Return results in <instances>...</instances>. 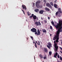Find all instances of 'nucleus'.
<instances>
[{"label": "nucleus", "mask_w": 62, "mask_h": 62, "mask_svg": "<svg viewBox=\"0 0 62 62\" xmlns=\"http://www.w3.org/2000/svg\"><path fill=\"white\" fill-rule=\"evenodd\" d=\"M35 32V34H36V35H38V34H37L38 33H37V31L36 32Z\"/></svg>", "instance_id": "obj_32"}, {"label": "nucleus", "mask_w": 62, "mask_h": 62, "mask_svg": "<svg viewBox=\"0 0 62 62\" xmlns=\"http://www.w3.org/2000/svg\"><path fill=\"white\" fill-rule=\"evenodd\" d=\"M49 55H51L52 54V52L51 51L49 52Z\"/></svg>", "instance_id": "obj_25"}, {"label": "nucleus", "mask_w": 62, "mask_h": 62, "mask_svg": "<svg viewBox=\"0 0 62 62\" xmlns=\"http://www.w3.org/2000/svg\"><path fill=\"white\" fill-rule=\"evenodd\" d=\"M59 12L58 11H57L55 13V15L56 16H57L58 17H60V15H59Z\"/></svg>", "instance_id": "obj_4"}, {"label": "nucleus", "mask_w": 62, "mask_h": 62, "mask_svg": "<svg viewBox=\"0 0 62 62\" xmlns=\"http://www.w3.org/2000/svg\"><path fill=\"white\" fill-rule=\"evenodd\" d=\"M27 13L28 15V16H30V13H29V12L28 11L27 12Z\"/></svg>", "instance_id": "obj_26"}, {"label": "nucleus", "mask_w": 62, "mask_h": 62, "mask_svg": "<svg viewBox=\"0 0 62 62\" xmlns=\"http://www.w3.org/2000/svg\"><path fill=\"white\" fill-rule=\"evenodd\" d=\"M41 19H42V20H43V19L42 18H41Z\"/></svg>", "instance_id": "obj_51"}, {"label": "nucleus", "mask_w": 62, "mask_h": 62, "mask_svg": "<svg viewBox=\"0 0 62 62\" xmlns=\"http://www.w3.org/2000/svg\"><path fill=\"white\" fill-rule=\"evenodd\" d=\"M60 53H61L62 54V51H60Z\"/></svg>", "instance_id": "obj_46"}, {"label": "nucleus", "mask_w": 62, "mask_h": 62, "mask_svg": "<svg viewBox=\"0 0 62 62\" xmlns=\"http://www.w3.org/2000/svg\"><path fill=\"white\" fill-rule=\"evenodd\" d=\"M60 60H61L62 61V57H60Z\"/></svg>", "instance_id": "obj_34"}, {"label": "nucleus", "mask_w": 62, "mask_h": 62, "mask_svg": "<svg viewBox=\"0 0 62 62\" xmlns=\"http://www.w3.org/2000/svg\"><path fill=\"white\" fill-rule=\"evenodd\" d=\"M60 21H61L60 20V21H59L60 22Z\"/></svg>", "instance_id": "obj_58"}, {"label": "nucleus", "mask_w": 62, "mask_h": 62, "mask_svg": "<svg viewBox=\"0 0 62 62\" xmlns=\"http://www.w3.org/2000/svg\"><path fill=\"white\" fill-rule=\"evenodd\" d=\"M50 28L51 29H53V28H52V26H50Z\"/></svg>", "instance_id": "obj_31"}, {"label": "nucleus", "mask_w": 62, "mask_h": 62, "mask_svg": "<svg viewBox=\"0 0 62 62\" xmlns=\"http://www.w3.org/2000/svg\"><path fill=\"white\" fill-rule=\"evenodd\" d=\"M22 7H23V9H24V5H22Z\"/></svg>", "instance_id": "obj_30"}, {"label": "nucleus", "mask_w": 62, "mask_h": 62, "mask_svg": "<svg viewBox=\"0 0 62 62\" xmlns=\"http://www.w3.org/2000/svg\"><path fill=\"white\" fill-rule=\"evenodd\" d=\"M31 31H32V32H36L37 31V29L34 28H33L31 29Z\"/></svg>", "instance_id": "obj_3"}, {"label": "nucleus", "mask_w": 62, "mask_h": 62, "mask_svg": "<svg viewBox=\"0 0 62 62\" xmlns=\"http://www.w3.org/2000/svg\"><path fill=\"white\" fill-rule=\"evenodd\" d=\"M35 24L36 25L39 26V22H36L35 23Z\"/></svg>", "instance_id": "obj_14"}, {"label": "nucleus", "mask_w": 62, "mask_h": 62, "mask_svg": "<svg viewBox=\"0 0 62 62\" xmlns=\"http://www.w3.org/2000/svg\"><path fill=\"white\" fill-rule=\"evenodd\" d=\"M60 49H61V50H62V48L61 47H60Z\"/></svg>", "instance_id": "obj_43"}, {"label": "nucleus", "mask_w": 62, "mask_h": 62, "mask_svg": "<svg viewBox=\"0 0 62 62\" xmlns=\"http://www.w3.org/2000/svg\"><path fill=\"white\" fill-rule=\"evenodd\" d=\"M24 9L25 10H26V9H27V8H26V6H25V5H24Z\"/></svg>", "instance_id": "obj_24"}, {"label": "nucleus", "mask_w": 62, "mask_h": 62, "mask_svg": "<svg viewBox=\"0 0 62 62\" xmlns=\"http://www.w3.org/2000/svg\"><path fill=\"white\" fill-rule=\"evenodd\" d=\"M34 58H35V56H34Z\"/></svg>", "instance_id": "obj_59"}, {"label": "nucleus", "mask_w": 62, "mask_h": 62, "mask_svg": "<svg viewBox=\"0 0 62 62\" xmlns=\"http://www.w3.org/2000/svg\"><path fill=\"white\" fill-rule=\"evenodd\" d=\"M36 43L37 44H38V42H37V41H36Z\"/></svg>", "instance_id": "obj_44"}, {"label": "nucleus", "mask_w": 62, "mask_h": 62, "mask_svg": "<svg viewBox=\"0 0 62 62\" xmlns=\"http://www.w3.org/2000/svg\"><path fill=\"white\" fill-rule=\"evenodd\" d=\"M54 6L55 8H57V5L56 4H54Z\"/></svg>", "instance_id": "obj_19"}, {"label": "nucleus", "mask_w": 62, "mask_h": 62, "mask_svg": "<svg viewBox=\"0 0 62 62\" xmlns=\"http://www.w3.org/2000/svg\"><path fill=\"white\" fill-rule=\"evenodd\" d=\"M45 57H43V58L44 59H47V57H46V56L45 55Z\"/></svg>", "instance_id": "obj_23"}, {"label": "nucleus", "mask_w": 62, "mask_h": 62, "mask_svg": "<svg viewBox=\"0 0 62 62\" xmlns=\"http://www.w3.org/2000/svg\"><path fill=\"white\" fill-rule=\"evenodd\" d=\"M44 5H45V3H44Z\"/></svg>", "instance_id": "obj_55"}, {"label": "nucleus", "mask_w": 62, "mask_h": 62, "mask_svg": "<svg viewBox=\"0 0 62 62\" xmlns=\"http://www.w3.org/2000/svg\"><path fill=\"white\" fill-rule=\"evenodd\" d=\"M34 43H35V45L36 44V42H34Z\"/></svg>", "instance_id": "obj_48"}, {"label": "nucleus", "mask_w": 62, "mask_h": 62, "mask_svg": "<svg viewBox=\"0 0 62 62\" xmlns=\"http://www.w3.org/2000/svg\"><path fill=\"white\" fill-rule=\"evenodd\" d=\"M42 31H43V33H47V31H46V30L45 29H42Z\"/></svg>", "instance_id": "obj_9"}, {"label": "nucleus", "mask_w": 62, "mask_h": 62, "mask_svg": "<svg viewBox=\"0 0 62 62\" xmlns=\"http://www.w3.org/2000/svg\"><path fill=\"white\" fill-rule=\"evenodd\" d=\"M45 10H47V11H50V9L48 8H45Z\"/></svg>", "instance_id": "obj_16"}, {"label": "nucleus", "mask_w": 62, "mask_h": 62, "mask_svg": "<svg viewBox=\"0 0 62 62\" xmlns=\"http://www.w3.org/2000/svg\"><path fill=\"white\" fill-rule=\"evenodd\" d=\"M52 34H51L50 35V36H52Z\"/></svg>", "instance_id": "obj_49"}, {"label": "nucleus", "mask_w": 62, "mask_h": 62, "mask_svg": "<svg viewBox=\"0 0 62 62\" xmlns=\"http://www.w3.org/2000/svg\"><path fill=\"white\" fill-rule=\"evenodd\" d=\"M38 44H39V45H40V42L39 41H38Z\"/></svg>", "instance_id": "obj_35"}, {"label": "nucleus", "mask_w": 62, "mask_h": 62, "mask_svg": "<svg viewBox=\"0 0 62 62\" xmlns=\"http://www.w3.org/2000/svg\"><path fill=\"white\" fill-rule=\"evenodd\" d=\"M57 57H58V58H60L59 55H58Z\"/></svg>", "instance_id": "obj_40"}, {"label": "nucleus", "mask_w": 62, "mask_h": 62, "mask_svg": "<svg viewBox=\"0 0 62 62\" xmlns=\"http://www.w3.org/2000/svg\"><path fill=\"white\" fill-rule=\"evenodd\" d=\"M48 20H50V17H48Z\"/></svg>", "instance_id": "obj_42"}, {"label": "nucleus", "mask_w": 62, "mask_h": 62, "mask_svg": "<svg viewBox=\"0 0 62 62\" xmlns=\"http://www.w3.org/2000/svg\"><path fill=\"white\" fill-rule=\"evenodd\" d=\"M53 25L54 26H55H55H56V25H54V24H53Z\"/></svg>", "instance_id": "obj_41"}, {"label": "nucleus", "mask_w": 62, "mask_h": 62, "mask_svg": "<svg viewBox=\"0 0 62 62\" xmlns=\"http://www.w3.org/2000/svg\"><path fill=\"white\" fill-rule=\"evenodd\" d=\"M33 18L34 20H36L37 19V16L35 15H33Z\"/></svg>", "instance_id": "obj_12"}, {"label": "nucleus", "mask_w": 62, "mask_h": 62, "mask_svg": "<svg viewBox=\"0 0 62 62\" xmlns=\"http://www.w3.org/2000/svg\"><path fill=\"white\" fill-rule=\"evenodd\" d=\"M35 5L38 8H40V6H39V4L36 3Z\"/></svg>", "instance_id": "obj_8"}, {"label": "nucleus", "mask_w": 62, "mask_h": 62, "mask_svg": "<svg viewBox=\"0 0 62 62\" xmlns=\"http://www.w3.org/2000/svg\"><path fill=\"white\" fill-rule=\"evenodd\" d=\"M40 31H41V30H40Z\"/></svg>", "instance_id": "obj_54"}, {"label": "nucleus", "mask_w": 62, "mask_h": 62, "mask_svg": "<svg viewBox=\"0 0 62 62\" xmlns=\"http://www.w3.org/2000/svg\"><path fill=\"white\" fill-rule=\"evenodd\" d=\"M44 22H45V23H47V21H46V20H44Z\"/></svg>", "instance_id": "obj_33"}, {"label": "nucleus", "mask_w": 62, "mask_h": 62, "mask_svg": "<svg viewBox=\"0 0 62 62\" xmlns=\"http://www.w3.org/2000/svg\"><path fill=\"white\" fill-rule=\"evenodd\" d=\"M44 3H46V2H47L46 1V0H44Z\"/></svg>", "instance_id": "obj_37"}, {"label": "nucleus", "mask_w": 62, "mask_h": 62, "mask_svg": "<svg viewBox=\"0 0 62 62\" xmlns=\"http://www.w3.org/2000/svg\"><path fill=\"white\" fill-rule=\"evenodd\" d=\"M39 56L41 58H43V56L41 54L39 55Z\"/></svg>", "instance_id": "obj_20"}, {"label": "nucleus", "mask_w": 62, "mask_h": 62, "mask_svg": "<svg viewBox=\"0 0 62 62\" xmlns=\"http://www.w3.org/2000/svg\"><path fill=\"white\" fill-rule=\"evenodd\" d=\"M61 24V25H62V23H61V24Z\"/></svg>", "instance_id": "obj_53"}, {"label": "nucleus", "mask_w": 62, "mask_h": 62, "mask_svg": "<svg viewBox=\"0 0 62 62\" xmlns=\"http://www.w3.org/2000/svg\"><path fill=\"white\" fill-rule=\"evenodd\" d=\"M37 35L38 36H39V35H40V31L39 30H38L37 31Z\"/></svg>", "instance_id": "obj_6"}, {"label": "nucleus", "mask_w": 62, "mask_h": 62, "mask_svg": "<svg viewBox=\"0 0 62 62\" xmlns=\"http://www.w3.org/2000/svg\"><path fill=\"white\" fill-rule=\"evenodd\" d=\"M33 5L34 6H35V3H33Z\"/></svg>", "instance_id": "obj_52"}, {"label": "nucleus", "mask_w": 62, "mask_h": 62, "mask_svg": "<svg viewBox=\"0 0 62 62\" xmlns=\"http://www.w3.org/2000/svg\"><path fill=\"white\" fill-rule=\"evenodd\" d=\"M33 43L34 44V42H33Z\"/></svg>", "instance_id": "obj_57"}, {"label": "nucleus", "mask_w": 62, "mask_h": 62, "mask_svg": "<svg viewBox=\"0 0 62 62\" xmlns=\"http://www.w3.org/2000/svg\"><path fill=\"white\" fill-rule=\"evenodd\" d=\"M38 24H39V26H40V25H41V23L39 22H38Z\"/></svg>", "instance_id": "obj_21"}, {"label": "nucleus", "mask_w": 62, "mask_h": 62, "mask_svg": "<svg viewBox=\"0 0 62 62\" xmlns=\"http://www.w3.org/2000/svg\"><path fill=\"white\" fill-rule=\"evenodd\" d=\"M24 14H25V13H24V12H23Z\"/></svg>", "instance_id": "obj_45"}, {"label": "nucleus", "mask_w": 62, "mask_h": 62, "mask_svg": "<svg viewBox=\"0 0 62 62\" xmlns=\"http://www.w3.org/2000/svg\"><path fill=\"white\" fill-rule=\"evenodd\" d=\"M34 16V14H31V16H30L29 17V18H32V17H33V16Z\"/></svg>", "instance_id": "obj_18"}, {"label": "nucleus", "mask_w": 62, "mask_h": 62, "mask_svg": "<svg viewBox=\"0 0 62 62\" xmlns=\"http://www.w3.org/2000/svg\"><path fill=\"white\" fill-rule=\"evenodd\" d=\"M58 11L60 14L62 13V12L61 11V8H59Z\"/></svg>", "instance_id": "obj_11"}, {"label": "nucleus", "mask_w": 62, "mask_h": 62, "mask_svg": "<svg viewBox=\"0 0 62 62\" xmlns=\"http://www.w3.org/2000/svg\"><path fill=\"white\" fill-rule=\"evenodd\" d=\"M50 4L51 5V6H53V2H51L50 3Z\"/></svg>", "instance_id": "obj_29"}, {"label": "nucleus", "mask_w": 62, "mask_h": 62, "mask_svg": "<svg viewBox=\"0 0 62 62\" xmlns=\"http://www.w3.org/2000/svg\"><path fill=\"white\" fill-rule=\"evenodd\" d=\"M57 2V0H55V1H54V2L55 3H56V2Z\"/></svg>", "instance_id": "obj_39"}, {"label": "nucleus", "mask_w": 62, "mask_h": 62, "mask_svg": "<svg viewBox=\"0 0 62 62\" xmlns=\"http://www.w3.org/2000/svg\"><path fill=\"white\" fill-rule=\"evenodd\" d=\"M54 43H55V41H54Z\"/></svg>", "instance_id": "obj_50"}, {"label": "nucleus", "mask_w": 62, "mask_h": 62, "mask_svg": "<svg viewBox=\"0 0 62 62\" xmlns=\"http://www.w3.org/2000/svg\"><path fill=\"white\" fill-rule=\"evenodd\" d=\"M51 23L52 25L54 24V22L53 21H51Z\"/></svg>", "instance_id": "obj_28"}, {"label": "nucleus", "mask_w": 62, "mask_h": 62, "mask_svg": "<svg viewBox=\"0 0 62 62\" xmlns=\"http://www.w3.org/2000/svg\"><path fill=\"white\" fill-rule=\"evenodd\" d=\"M58 39H59V38L57 39L56 40V42H59V41H58Z\"/></svg>", "instance_id": "obj_22"}, {"label": "nucleus", "mask_w": 62, "mask_h": 62, "mask_svg": "<svg viewBox=\"0 0 62 62\" xmlns=\"http://www.w3.org/2000/svg\"><path fill=\"white\" fill-rule=\"evenodd\" d=\"M30 15H31V13H30Z\"/></svg>", "instance_id": "obj_56"}, {"label": "nucleus", "mask_w": 62, "mask_h": 62, "mask_svg": "<svg viewBox=\"0 0 62 62\" xmlns=\"http://www.w3.org/2000/svg\"><path fill=\"white\" fill-rule=\"evenodd\" d=\"M46 5L49 8H52V6L49 3H46Z\"/></svg>", "instance_id": "obj_5"}, {"label": "nucleus", "mask_w": 62, "mask_h": 62, "mask_svg": "<svg viewBox=\"0 0 62 62\" xmlns=\"http://www.w3.org/2000/svg\"><path fill=\"white\" fill-rule=\"evenodd\" d=\"M35 47L36 48H37V44H36V45H35Z\"/></svg>", "instance_id": "obj_36"}, {"label": "nucleus", "mask_w": 62, "mask_h": 62, "mask_svg": "<svg viewBox=\"0 0 62 62\" xmlns=\"http://www.w3.org/2000/svg\"><path fill=\"white\" fill-rule=\"evenodd\" d=\"M30 38H31V39H32V40H33V37L32 36H31Z\"/></svg>", "instance_id": "obj_38"}, {"label": "nucleus", "mask_w": 62, "mask_h": 62, "mask_svg": "<svg viewBox=\"0 0 62 62\" xmlns=\"http://www.w3.org/2000/svg\"><path fill=\"white\" fill-rule=\"evenodd\" d=\"M44 12V11L43 10H41V11H39V13H40V14H43V13Z\"/></svg>", "instance_id": "obj_10"}, {"label": "nucleus", "mask_w": 62, "mask_h": 62, "mask_svg": "<svg viewBox=\"0 0 62 62\" xmlns=\"http://www.w3.org/2000/svg\"><path fill=\"white\" fill-rule=\"evenodd\" d=\"M44 51L46 53H47V52H48V50L47 48H44Z\"/></svg>", "instance_id": "obj_7"}, {"label": "nucleus", "mask_w": 62, "mask_h": 62, "mask_svg": "<svg viewBox=\"0 0 62 62\" xmlns=\"http://www.w3.org/2000/svg\"><path fill=\"white\" fill-rule=\"evenodd\" d=\"M47 46L49 49H50V46H49V45H47Z\"/></svg>", "instance_id": "obj_27"}, {"label": "nucleus", "mask_w": 62, "mask_h": 62, "mask_svg": "<svg viewBox=\"0 0 62 62\" xmlns=\"http://www.w3.org/2000/svg\"><path fill=\"white\" fill-rule=\"evenodd\" d=\"M54 47L55 49V50L56 52V53L55 54H54V58H56V56H57V55L58 54L57 52H58V46H57V44L56 43L54 45Z\"/></svg>", "instance_id": "obj_1"}, {"label": "nucleus", "mask_w": 62, "mask_h": 62, "mask_svg": "<svg viewBox=\"0 0 62 62\" xmlns=\"http://www.w3.org/2000/svg\"><path fill=\"white\" fill-rule=\"evenodd\" d=\"M59 34H58V33H56V35H55L53 39L54 40H55L56 39H59Z\"/></svg>", "instance_id": "obj_2"}, {"label": "nucleus", "mask_w": 62, "mask_h": 62, "mask_svg": "<svg viewBox=\"0 0 62 62\" xmlns=\"http://www.w3.org/2000/svg\"><path fill=\"white\" fill-rule=\"evenodd\" d=\"M48 45L49 46H50L51 47L52 46V44H51V43L50 42L49 43H48Z\"/></svg>", "instance_id": "obj_17"}, {"label": "nucleus", "mask_w": 62, "mask_h": 62, "mask_svg": "<svg viewBox=\"0 0 62 62\" xmlns=\"http://www.w3.org/2000/svg\"><path fill=\"white\" fill-rule=\"evenodd\" d=\"M22 11H23V12H24V10H22Z\"/></svg>", "instance_id": "obj_47"}, {"label": "nucleus", "mask_w": 62, "mask_h": 62, "mask_svg": "<svg viewBox=\"0 0 62 62\" xmlns=\"http://www.w3.org/2000/svg\"><path fill=\"white\" fill-rule=\"evenodd\" d=\"M34 11L35 12H38V11H39V9H36Z\"/></svg>", "instance_id": "obj_13"}, {"label": "nucleus", "mask_w": 62, "mask_h": 62, "mask_svg": "<svg viewBox=\"0 0 62 62\" xmlns=\"http://www.w3.org/2000/svg\"><path fill=\"white\" fill-rule=\"evenodd\" d=\"M40 3V1L38 0V1L36 2V4H39Z\"/></svg>", "instance_id": "obj_15"}]
</instances>
